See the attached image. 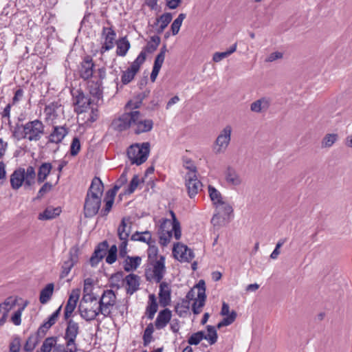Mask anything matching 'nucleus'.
Masks as SVG:
<instances>
[{"label":"nucleus","instance_id":"f257e3e1","mask_svg":"<svg viewBox=\"0 0 352 352\" xmlns=\"http://www.w3.org/2000/svg\"><path fill=\"white\" fill-rule=\"evenodd\" d=\"M153 125V120L145 118L140 111L124 112L113 122V126L116 130L123 131L131 128L137 135L150 132Z\"/></svg>","mask_w":352,"mask_h":352},{"label":"nucleus","instance_id":"f03ea898","mask_svg":"<svg viewBox=\"0 0 352 352\" xmlns=\"http://www.w3.org/2000/svg\"><path fill=\"white\" fill-rule=\"evenodd\" d=\"M103 191L104 186L101 179L95 177L88 190L84 205V213L86 217H92L98 213Z\"/></svg>","mask_w":352,"mask_h":352},{"label":"nucleus","instance_id":"7ed1b4c3","mask_svg":"<svg viewBox=\"0 0 352 352\" xmlns=\"http://www.w3.org/2000/svg\"><path fill=\"white\" fill-rule=\"evenodd\" d=\"M45 133L43 123L38 120L29 121L25 124H16L13 129V136L20 140L25 139L30 142H37Z\"/></svg>","mask_w":352,"mask_h":352},{"label":"nucleus","instance_id":"20e7f679","mask_svg":"<svg viewBox=\"0 0 352 352\" xmlns=\"http://www.w3.org/2000/svg\"><path fill=\"white\" fill-rule=\"evenodd\" d=\"M169 213L171 219H162L159 230L160 243L163 246L167 245L170 242L173 236L176 240H178L182 235L180 223L177 219L175 214L173 210H170Z\"/></svg>","mask_w":352,"mask_h":352},{"label":"nucleus","instance_id":"39448f33","mask_svg":"<svg viewBox=\"0 0 352 352\" xmlns=\"http://www.w3.org/2000/svg\"><path fill=\"white\" fill-rule=\"evenodd\" d=\"M150 151L148 142L131 145L127 150L128 157L132 164L140 165L148 158Z\"/></svg>","mask_w":352,"mask_h":352},{"label":"nucleus","instance_id":"423d86ee","mask_svg":"<svg viewBox=\"0 0 352 352\" xmlns=\"http://www.w3.org/2000/svg\"><path fill=\"white\" fill-rule=\"evenodd\" d=\"M205 292V283L204 280H201L193 289L188 292L186 295V298L190 300L194 298L197 294V298L195 299V302L192 305V309L195 314H200L202 310V307L205 305L206 298Z\"/></svg>","mask_w":352,"mask_h":352},{"label":"nucleus","instance_id":"0eeeda50","mask_svg":"<svg viewBox=\"0 0 352 352\" xmlns=\"http://www.w3.org/2000/svg\"><path fill=\"white\" fill-rule=\"evenodd\" d=\"M116 302V296L111 289L104 290L98 301V311L104 318L111 317V312Z\"/></svg>","mask_w":352,"mask_h":352},{"label":"nucleus","instance_id":"6e6552de","mask_svg":"<svg viewBox=\"0 0 352 352\" xmlns=\"http://www.w3.org/2000/svg\"><path fill=\"white\" fill-rule=\"evenodd\" d=\"M232 132V127L229 124L219 132L212 145V151L215 154H222L226 151L230 143Z\"/></svg>","mask_w":352,"mask_h":352},{"label":"nucleus","instance_id":"1a4fd4ad","mask_svg":"<svg viewBox=\"0 0 352 352\" xmlns=\"http://www.w3.org/2000/svg\"><path fill=\"white\" fill-rule=\"evenodd\" d=\"M151 268L146 270V278L147 280L160 283L166 272L165 258L160 256L157 261L149 263Z\"/></svg>","mask_w":352,"mask_h":352},{"label":"nucleus","instance_id":"9d476101","mask_svg":"<svg viewBox=\"0 0 352 352\" xmlns=\"http://www.w3.org/2000/svg\"><path fill=\"white\" fill-rule=\"evenodd\" d=\"M146 60V52L142 51L135 60L131 63V66L123 72L121 80L124 85L129 83L135 77V74L140 70V66Z\"/></svg>","mask_w":352,"mask_h":352},{"label":"nucleus","instance_id":"9b49d317","mask_svg":"<svg viewBox=\"0 0 352 352\" xmlns=\"http://www.w3.org/2000/svg\"><path fill=\"white\" fill-rule=\"evenodd\" d=\"M216 213L214 214L211 223L214 226H220L226 219L233 212L232 207L224 200L219 204L214 206Z\"/></svg>","mask_w":352,"mask_h":352},{"label":"nucleus","instance_id":"f8f14e48","mask_svg":"<svg viewBox=\"0 0 352 352\" xmlns=\"http://www.w3.org/2000/svg\"><path fill=\"white\" fill-rule=\"evenodd\" d=\"M65 320L67 321V325L63 338L69 346L78 347L76 338L80 333L79 324L72 318Z\"/></svg>","mask_w":352,"mask_h":352},{"label":"nucleus","instance_id":"ddd939ff","mask_svg":"<svg viewBox=\"0 0 352 352\" xmlns=\"http://www.w3.org/2000/svg\"><path fill=\"white\" fill-rule=\"evenodd\" d=\"M62 111L61 104L58 101H54L47 104L44 109V119L46 123L54 125L59 117V112Z\"/></svg>","mask_w":352,"mask_h":352},{"label":"nucleus","instance_id":"4468645a","mask_svg":"<svg viewBox=\"0 0 352 352\" xmlns=\"http://www.w3.org/2000/svg\"><path fill=\"white\" fill-rule=\"evenodd\" d=\"M185 185L188 196L195 197L202 188V183L198 179L197 174L187 173L185 176Z\"/></svg>","mask_w":352,"mask_h":352},{"label":"nucleus","instance_id":"2eb2a0df","mask_svg":"<svg viewBox=\"0 0 352 352\" xmlns=\"http://www.w3.org/2000/svg\"><path fill=\"white\" fill-rule=\"evenodd\" d=\"M72 96L74 111L78 114L85 112L91 103L90 98L79 89L72 92Z\"/></svg>","mask_w":352,"mask_h":352},{"label":"nucleus","instance_id":"dca6fc26","mask_svg":"<svg viewBox=\"0 0 352 352\" xmlns=\"http://www.w3.org/2000/svg\"><path fill=\"white\" fill-rule=\"evenodd\" d=\"M173 253L175 257L181 262H190L195 256L192 250L179 243L174 245Z\"/></svg>","mask_w":352,"mask_h":352},{"label":"nucleus","instance_id":"f3484780","mask_svg":"<svg viewBox=\"0 0 352 352\" xmlns=\"http://www.w3.org/2000/svg\"><path fill=\"white\" fill-rule=\"evenodd\" d=\"M102 36L104 38V43L101 47L100 53L104 54L114 47L116 34L111 28L104 27L102 28Z\"/></svg>","mask_w":352,"mask_h":352},{"label":"nucleus","instance_id":"a211bd4d","mask_svg":"<svg viewBox=\"0 0 352 352\" xmlns=\"http://www.w3.org/2000/svg\"><path fill=\"white\" fill-rule=\"evenodd\" d=\"M80 293V290L79 289H75L72 291L65 307V320L71 319V316H72L79 300Z\"/></svg>","mask_w":352,"mask_h":352},{"label":"nucleus","instance_id":"6ab92c4d","mask_svg":"<svg viewBox=\"0 0 352 352\" xmlns=\"http://www.w3.org/2000/svg\"><path fill=\"white\" fill-rule=\"evenodd\" d=\"M78 309L80 316L86 321L93 320L100 314V311H98V304L96 305H94V303L89 305L80 304Z\"/></svg>","mask_w":352,"mask_h":352},{"label":"nucleus","instance_id":"aec40b11","mask_svg":"<svg viewBox=\"0 0 352 352\" xmlns=\"http://www.w3.org/2000/svg\"><path fill=\"white\" fill-rule=\"evenodd\" d=\"M19 300L21 298L17 296H10L0 303V315L2 318L7 321L9 312L16 307Z\"/></svg>","mask_w":352,"mask_h":352},{"label":"nucleus","instance_id":"412c9836","mask_svg":"<svg viewBox=\"0 0 352 352\" xmlns=\"http://www.w3.org/2000/svg\"><path fill=\"white\" fill-rule=\"evenodd\" d=\"M68 133L67 129L63 126H54L52 132L48 136V142L58 144L62 142L64 138Z\"/></svg>","mask_w":352,"mask_h":352},{"label":"nucleus","instance_id":"4be33fe9","mask_svg":"<svg viewBox=\"0 0 352 352\" xmlns=\"http://www.w3.org/2000/svg\"><path fill=\"white\" fill-rule=\"evenodd\" d=\"M166 51V45H164L161 48L160 52L157 55L155 59L153 70L150 76L151 80L152 82H155L157 78V76L164 61Z\"/></svg>","mask_w":352,"mask_h":352},{"label":"nucleus","instance_id":"5701e85b","mask_svg":"<svg viewBox=\"0 0 352 352\" xmlns=\"http://www.w3.org/2000/svg\"><path fill=\"white\" fill-rule=\"evenodd\" d=\"M94 63L92 58L87 56L85 58L81 63L80 76L84 80H88L92 77L94 73Z\"/></svg>","mask_w":352,"mask_h":352},{"label":"nucleus","instance_id":"b1692460","mask_svg":"<svg viewBox=\"0 0 352 352\" xmlns=\"http://www.w3.org/2000/svg\"><path fill=\"white\" fill-rule=\"evenodd\" d=\"M23 183L25 184V169L19 168L10 175V184L13 189L18 190Z\"/></svg>","mask_w":352,"mask_h":352},{"label":"nucleus","instance_id":"393cba45","mask_svg":"<svg viewBox=\"0 0 352 352\" xmlns=\"http://www.w3.org/2000/svg\"><path fill=\"white\" fill-rule=\"evenodd\" d=\"M226 183L231 186H237L242 184L243 179L238 172L232 167H228L224 173Z\"/></svg>","mask_w":352,"mask_h":352},{"label":"nucleus","instance_id":"a878e982","mask_svg":"<svg viewBox=\"0 0 352 352\" xmlns=\"http://www.w3.org/2000/svg\"><path fill=\"white\" fill-rule=\"evenodd\" d=\"M172 317L171 311L166 308L158 313L155 321V326L157 329H164L170 321Z\"/></svg>","mask_w":352,"mask_h":352},{"label":"nucleus","instance_id":"bb28decb","mask_svg":"<svg viewBox=\"0 0 352 352\" xmlns=\"http://www.w3.org/2000/svg\"><path fill=\"white\" fill-rule=\"evenodd\" d=\"M270 103L271 101L270 98L263 97L255 100L250 104V110L251 111L256 113L265 112L269 109Z\"/></svg>","mask_w":352,"mask_h":352},{"label":"nucleus","instance_id":"cd10ccee","mask_svg":"<svg viewBox=\"0 0 352 352\" xmlns=\"http://www.w3.org/2000/svg\"><path fill=\"white\" fill-rule=\"evenodd\" d=\"M171 289L166 282H162L160 285L159 298L161 305L166 307L170 302Z\"/></svg>","mask_w":352,"mask_h":352},{"label":"nucleus","instance_id":"c85d7f7f","mask_svg":"<svg viewBox=\"0 0 352 352\" xmlns=\"http://www.w3.org/2000/svg\"><path fill=\"white\" fill-rule=\"evenodd\" d=\"M107 247L108 244L107 241H104L98 245L89 260L91 266L98 265V263L102 259L105 254Z\"/></svg>","mask_w":352,"mask_h":352},{"label":"nucleus","instance_id":"c756f323","mask_svg":"<svg viewBox=\"0 0 352 352\" xmlns=\"http://www.w3.org/2000/svg\"><path fill=\"white\" fill-rule=\"evenodd\" d=\"M124 282L126 284V289L128 294H133L139 288L140 278L134 274L127 275Z\"/></svg>","mask_w":352,"mask_h":352},{"label":"nucleus","instance_id":"7c9ffc66","mask_svg":"<svg viewBox=\"0 0 352 352\" xmlns=\"http://www.w3.org/2000/svg\"><path fill=\"white\" fill-rule=\"evenodd\" d=\"M62 306H60L44 322L38 329V333L45 334V332L56 323L61 310Z\"/></svg>","mask_w":352,"mask_h":352},{"label":"nucleus","instance_id":"2f4dec72","mask_svg":"<svg viewBox=\"0 0 352 352\" xmlns=\"http://www.w3.org/2000/svg\"><path fill=\"white\" fill-rule=\"evenodd\" d=\"M76 262H77L76 250H75L74 252H73V251L71 250L69 252V258L67 261H64L63 266H62V272H61L62 278H64L69 274V273L70 272L74 265Z\"/></svg>","mask_w":352,"mask_h":352},{"label":"nucleus","instance_id":"473e14b6","mask_svg":"<svg viewBox=\"0 0 352 352\" xmlns=\"http://www.w3.org/2000/svg\"><path fill=\"white\" fill-rule=\"evenodd\" d=\"M124 257V270L126 272L134 271L141 264L142 258L140 256H129L126 255Z\"/></svg>","mask_w":352,"mask_h":352},{"label":"nucleus","instance_id":"72a5a7b5","mask_svg":"<svg viewBox=\"0 0 352 352\" xmlns=\"http://www.w3.org/2000/svg\"><path fill=\"white\" fill-rule=\"evenodd\" d=\"M61 212L60 208L47 207L43 212L39 213L38 219L41 221H47L56 218Z\"/></svg>","mask_w":352,"mask_h":352},{"label":"nucleus","instance_id":"f704fd0d","mask_svg":"<svg viewBox=\"0 0 352 352\" xmlns=\"http://www.w3.org/2000/svg\"><path fill=\"white\" fill-rule=\"evenodd\" d=\"M28 305L29 301L27 300H24L23 302L19 307V308L13 312L10 318V321L13 324H14L15 326H19L21 324L22 314Z\"/></svg>","mask_w":352,"mask_h":352},{"label":"nucleus","instance_id":"c9c22d12","mask_svg":"<svg viewBox=\"0 0 352 352\" xmlns=\"http://www.w3.org/2000/svg\"><path fill=\"white\" fill-rule=\"evenodd\" d=\"M116 54L119 56H125L131 47V44L126 36L122 37L116 42Z\"/></svg>","mask_w":352,"mask_h":352},{"label":"nucleus","instance_id":"e433bc0d","mask_svg":"<svg viewBox=\"0 0 352 352\" xmlns=\"http://www.w3.org/2000/svg\"><path fill=\"white\" fill-rule=\"evenodd\" d=\"M131 239L134 241L146 243L148 245L155 243V241L153 240L151 233L149 231H137L131 235Z\"/></svg>","mask_w":352,"mask_h":352},{"label":"nucleus","instance_id":"4c0bfd02","mask_svg":"<svg viewBox=\"0 0 352 352\" xmlns=\"http://www.w3.org/2000/svg\"><path fill=\"white\" fill-rule=\"evenodd\" d=\"M54 283H48L40 292L39 301L45 305L49 302L54 293Z\"/></svg>","mask_w":352,"mask_h":352},{"label":"nucleus","instance_id":"58836bf2","mask_svg":"<svg viewBox=\"0 0 352 352\" xmlns=\"http://www.w3.org/2000/svg\"><path fill=\"white\" fill-rule=\"evenodd\" d=\"M158 305L157 303L156 298L154 294H150L148 296V305L146 309V314L149 320L154 318L155 313L157 311Z\"/></svg>","mask_w":352,"mask_h":352},{"label":"nucleus","instance_id":"ea45409f","mask_svg":"<svg viewBox=\"0 0 352 352\" xmlns=\"http://www.w3.org/2000/svg\"><path fill=\"white\" fill-rule=\"evenodd\" d=\"M52 168V166L50 162H44L39 166L37 173V181L38 183H42L46 179Z\"/></svg>","mask_w":352,"mask_h":352},{"label":"nucleus","instance_id":"a19ab883","mask_svg":"<svg viewBox=\"0 0 352 352\" xmlns=\"http://www.w3.org/2000/svg\"><path fill=\"white\" fill-rule=\"evenodd\" d=\"M173 16L171 13L166 12L162 14L158 19H157V23L159 24V27L157 29V32L161 34L164 32L165 28L172 21Z\"/></svg>","mask_w":352,"mask_h":352},{"label":"nucleus","instance_id":"79ce46f5","mask_svg":"<svg viewBox=\"0 0 352 352\" xmlns=\"http://www.w3.org/2000/svg\"><path fill=\"white\" fill-rule=\"evenodd\" d=\"M130 233H118V236L121 243L119 245V256L124 258L126 253V247L128 245V241Z\"/></svg>","mask_w":352,"mask_h":352},{"label":"nucleus","instance_id":"37998d69","mask_svg":"<svg viewBox=\"0 0 352 352\" xmlns=\"http://www.w3.org/2000/svg\"><path fill=\"white\" fill-rule=\"evenodd\" d=\"M208 190L210 199L214 206L217 204H221V202L223 201L221 193L214 186L209 185Z\"/></svg>","mask_w":352,"mask_h":352},{"label":"nucleus","instance_id":"c03bdc74","mask_svg":"<svg viewBox=\"0 0 352 352\" xmlns=\"http://www.w3.org/2000/svg\"><path fill=\"white\" fill-rule=\"evenodd\" d=\"M338 140V135L337 133H327L326 134L321 141L322 148L331 147Z\"/></svg>","mask_w":352,"mask_h":352},{"label":"nucleus","instance_id":"a18cd8bd","mask_svg":"<svg viewBox=\"0 0 352 352\" xmlns=\"http://www.w3.org/2000/svg\"><path fill=\"white\" fill-rule=\"evenodd\" d=\"M57 338L49 337L47 338L43 342L41 351V352H52V350L56 345Z\"/></svg>","mask_w":352,"mask_h":352},{"label":"nucleus","instance_id":"49530a36","mask_svg":"<svg viewBox=\"0 0 352 352\" xmlns=\"http://www.w3.org/2000/svg\"><path fill=\"white\" fill-rule=\"evenodd\" d=\"M236 50V43L232 45L229 50L223 52H215L212 56V60L215 63L220 62L223 58L229 56L230 54L234 53Z\"/></svg>","mask_w":352,"mask_h":352},{"label":"nucleus","instance_id":"de8ad7c7","mask_svg":"<svg viewBox=\"0 0 352 352\" xmlns=\"http://www.w3.org/2000/svg\"><path fill=\"white\" fill-rule=\"evenodd\" d=\"M186 14L181 13L178 15V16L173 21L171 24L170 29L172 32V34L173 36L177 35L180 30V28L182 25L184 20L186 18Z\"/></svg>","mask_w":352,"mask_h":352},{"label":"nucleus","instance_id":"09e8293b","mask_svg":"<svg viewBox=\"0 0 352 352\" xmlns=\"http://www.w3.org/2000/svg\"><path fill=\"white\" fill-rule=\"evenodd\" d=\"M237 314L234 310H232L230 314L223 316V318L217 324V328L220 329L223 327H226L232 324L236 320Z\"/></svg>","mask_w":352,"mask_h":352},{"label":"nucleus","instance_id":"8fccbe9b","mask_svg":"<svg viewBox=\"0 0 352 352\" xmlns=\"http://www.w3.org/2000/svg\"><path fill=\"white\" fill-rule=\"evenodd\" d=\"M217 330L214 327L207 326V333H204V339L206 340L210 344H214L217 340Z\"/></svg>","mask_w":352,"mask_h":352},{"label":"nucleus","instance_id":"3c124183","mask_svg":"<svg viewBox=\"0 0 352 352\" xmlns=\"http://www.w3.org/2000/svg\"><path fill=\"white\" fill-rule=\"evenodd\" d=\"M142 100L136 98L129 100L125 105V112L139 111L138 109L141 107Z\"/></svg>","mask_w":352,"mask_h":352},{"label":"nucleus","instance_id":"603ef678","mask_svg":"<svg viewBox=\"0 0 352 352\" xmlns=\"http://www.w3.org/2000/svg\"><path fill=\"white\" fill-rule=\"evenodd\" d=\"M153 324L152 323L148 324L146 327L143 335V344L145 346H148L153 340Z\"/></svg>","mask_w":352,"mask_h":352},{"label":"nucleus","instance_id":"864d4df0","mask_svg":"<svg viewBox=\"0 0 352 352\" xmlns=\"http://www.w3.org/2000/svg\"><path fill=\"white\" fill-rule=\"evenodd\" d=\"M190 307L189 300H182L175 306V311L179 316L187 315Z\"/></svg>","mask_w":352,"mask_h":352},{"label":"nucleus","instance_id":"5fc2aeb1","mask_svg":"<svg viewBox=\"0 0 352 352\" xmlns=\"http://www.w3.org/2000/svg\"><path fill=\"white\" fill-rule=\"evenodd\" d=\"M36 173L34 168L32 166H29L26 170H25V186H32L35 181Z\"/></svg>","mask_w":352,"mask_h":352},{"label":"nucleus","instance_id":"6e6d98bb","mask_svg":"<svg viewBox=\"0 0 352 352\" xmlns=\"http://www.w3.org/2000/svg\"><path fill=\"white\" fill-rule=\"evenodd\" d=\"M147 250L148 261L149 263L157 261L159 259L158 248L155 246V243H150Z\"/></svg>","mask_w":352,"mask_h":352},{"label":"nucleus","instance_id":"4d7b16f0","mask_svg":"<svg viewBox=\"0 0 352 352\" xmlns=\"http://www.w3.org/2000/svg\"><path fill=\"white\" fill-rule=\"evenodd\" d=\"M160 43V38L158 36H153L151 40L147 43L145 50L148 53H152L156 50Z\"/></svg>","mask_w":352,"mask_h":352},{"label":"nucleus","instance_id":"13d9d810","mask_svg":"<svg viewBox=\"0 0 352 352\" xmlns=\"http://www.w3.org/2000/svg\"><path fill=\"white\" fill-rule=\"evenodd\" d=\"M118 248L116 245H113L109 250L108 254L106 257V262L109 264H113L117 259Z\"/></svg>","mask_w":352,"mask_h":352},{"label":"nucleus","instance_id":"bf43d9fd","mask_svg":"<svg viewBox=\"0 0 352 352\" xmlns=\"http://www.w3.org/2000/svg\"><path fill=\"white\" fill-rule=\"evenodd\" d=\"M78 347H73L65 342V344H56L52 352H77Z\"/></svg>","mask_w":352,"mask_h":352},{"label":"nucleus","instance_id":"052dcab7","mask_svg":"<svg viewBox=\"0 0 352 352\" xmlns=\"http://www.w3.org/2000/svg\"><path fill=\"white\" fill-rule=\"evenodd\" d=\"M129 219L123 218L118 228V233H131Z\"/></svg>","mask_w":352,"mask_h":352},{"label":"nucleus","instance_id":"680f3d73","mask_svg":"<svg viewBox=\"0 0 352 352\" xmlns=\"http://www.w3.org/2000/svg\"><path fill=\"white\" fill-rule=\"evenodd\" d=\"M204 332L198 331L197 333L192 334L189 338L188 342L191 345H197L204 339Z\"/></svg>","mask_w":352,"mask_h":352},{"label":"nucleus","instance_id":"e2e57ef3","mask_svg":"<svg viewBox=\"0 0 352 352\" xmlns=\"http://www.w3.org/2000/svg\"><path fill=\"white\" fill-rule=\"evenodd\" d=\"M139 183H140L139 177L137 175H135L133 177V178H132L127 189L125 190L124 193L129 194V195L133 193L135 190V189L138 188Z\"/></svg>","mask_w":352,"mask_h":352},{"label":"nucleus","instance_id":"0e129e2a","mask_svg":"<svg viewBox=\"0 0 352 352\" xmlns=\"http://www.w3.org/2000/svg\"><path fill=\"white\" fill-rule=\"evenodd\" d=\"M80 150V142L78 138H74L72 140L70 146V153L72 155H76Z\"/></svg>","mask_w":352,"mask_h":352},{"label":"nucleus","instance_id":"69168bd1","mask_svg":"<svg viewBox=\"0 0 352 352\" xmlns=\"http://www.w3.org/2000/svg\"><path fill=\"white\" fill-rule=\"evenodd\" d=\"M96 297L90 294H84L80 304L89 305L94 303V305L98 304Z\"/></svg>","mask_w":352,"mask_h":352},{"label":"nucleus","instance_id":"338daca9","mask_svg":"<svg viewBox=\"0 0 352 352\" xmlns=\"http://www.w3.org/2000/svg\"><path fill=\"white\" fill-rule=\"evenodd\" d=\"M36 345V342L35 338L32 336H30L26 340L23 349L26 352H32L34 349Z\"/></svg>","mask_w":352,"mask_h":352},{"label":"nucleus","instance_id":"774afa93","mask_svg":"<svg viewBox=\"0 0 352 352\" xmlns=\"http://www.w3.org/2000/svg\"><path fill=\"white\" fill-rule=\"evenodd\" d=\"M21 340L19 337L12 339L10 344V352H19L21 349Z\"/></svg>","mask_w":352,"mask_h":352}]
</instances>
